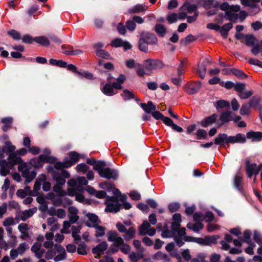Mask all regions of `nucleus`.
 <instances>
[{"label":"nucleus","instance_id":"1","mask_svg":"<svg viewBox=\"0 0 262 262\" xmlns=\"http://www.w3.org/2000/svg\"><path fill=\"white\" fill-rule=\"evenodd\" d=\"M137 66L139 68L135 69L136 74L140 77H144L145 74L149 75V74L146 73L147 71H151L161 69L165 65L160 60L157 59L148 58L144 60L143 63H137Z\"/></svg>","mask_w":262,"mask_h":262},{"label":"nucleus","instance_id":"2","mask_svg":"<svg viewBox=\"0 0 262 262\" xmlns=\"http://www.w3.org/2000/svg\"><path fill=\"white\" fill-rule=\"evenodd\" d=\"M220 237L218 235H206L204 238L185 236L184 240L187 242H194L203 246H211L212 244H216L217 241Z\"/></svg>","mask_w":262,"mask_h":262},{"label":"nucleus","instance_id":"3","mask_svg":"<svg viewBox=\"0 0 262 262\" xmlns=\"http://www.w3.org/2000/svg\"><path fill=\"white\" fill-rule=\"evenodd\" d=\"M99 175L102 178L116 181L118 179L119 172L117 169L109 167L100 168L97 171Z\"/></svg>","mask_w":262,"mask_h":262},{"label":"nucleus","instance_id":"4","mask_svg":"<svg viewBox=\"0 0 262 262\" xmlns=\"http://www.w3.org/2000/svg\"><path fill=\"white\" fill-rule=\"evenodd\" d=\"M201 88V82L200 81L188 82L184 86L186 92L189 95H193L197 93Z\"/></svg>","mask_w":262,"mask_h":262},{"label":"nucleus","instance_id":"5","mask_svg":"<svg viewBox=\"0 0 262 262\" xmlns=\"http://www.w3.org/2000/svg\"><path fill=\"white\" fill-rule=\"evenodd\" d=\"M229 137L225 133H220L214 139V143L215 145H220L224 148L229 147Z\"/></svg>","mask_w":262,"mask_h":262},{"label":"nucleus","instance_id":"6","mask_svg":"<svg viewBox=\"0 0 262 262\" xmlns=\"http://www.w3.org/2000/svg\"><path fill=\"white\" fill-rule=\"evenodd\" d=\"M140 37L145 40L148 45H155L158 43L157 37L152 33L143 31L140 34Z\"/></svg>","mask_w":262,"mask_h":262},{"label":"nucleus","instance_id":"7","mask_svg":"<svg viewBox=\"0 0 262 262\" xmlns=\"http://www.w3.org/2000/svg\"><path fill=\"white\" fill-rule=\"evenodd\" d=\"M108 244L105 241H103L96 247L92 248V252L93 254L97 256H95L96 258H99L101 255L104 253V251L107 250Z\"/></svg>","mask_w":262,"mask_h":262},{"label":"nucleus","instance_id":"8","mask_svg":"<svg viewBox=\"0 0 262 262\" xmlns=\"http://www.w3.org/2000/svg\"><path fill=\"white\" fill-rule=\"evenodd\" d=\"M219 115L214 113L210 116H207L198 122V124L202 127L206 128L213 123H215Z\"/></svg>","mask_w":262,"mask_h":262},{"label":"nucleus","instance_id":"9","mask_svg":"<svg viewBox=\"0 0 262 262\" xmlns=\"http://www.w3.org/2000/svg\"><path fill=\"white\" fill-rule=\"evenodd\" d=\"M235 113L229 111H225L222 113L219 117V121L221 123L219 124V126H222L225 124L232 120V117Z\"/></svg>","mask_w":262,"mask_h":262},{"label":"nucleus","instance_id":"10","mask_svg":"<svg viewBox=\"0 0 262 262\" xmlns=\"http://www.w3.org/2000/svg\"><path fill=\"white\" fill-rule=\"evenodd\" d=\"M86 162L87 164L93 166V169L96 171H98L100 168L105 167L107 165L104 161H98L93 158L87 159Z\"/></svg>","mask_w":262,"mask_h":262},{"label":"nucleus","instance_id":"11","mask_svg":"<svg viewBox=\"0 0 262 262\" xmlns=\"http://www.w3.org/2000/svg\"><path fill=\"white\" fill-rule=\"evenodd\" d=\"M7 160L9 162V168H12L15 165L21 163L23 160L15 152L9 154Z\"/></svg>","mask_w":262,"mask_h":262},{"label":"nucleus","instance_id":"12","mask_svg":"<svg viewBox=\"0 0 262 262\" xmlns=\"http://www.w3.org/2000/svg\"><path fill=\"white\" fill-rule=\"evenodd\" d=\"M197 10V7L195 3H192L190 0L186 1L179 9L180 11H187L188 13H191Z\"/></svg>","mask_w":262,"mask_h":262},{"label":"nucleus","instance_id":"13","mask_svg":"<svg viewBox=\"0 0 262 262\" xmlns=\"http://www.w3.org/2000/svg\"><path fill=\"white\" fill-rule=\"evenodd\" d=\"M229 137L230 144H234L235 143L244 144L247 141L245 136L241 133H238L235 136H230Z\"/></svg>","mask_w":262,"mask_h":262},{"label":"nucleus","instance_id":"14","mask_svg":"<svg viewBox=\"0 0 262 262\" xmlns=\"http://www.w3.org/2000/svg\"><path fill=\"white\" fill-rule=\"evenodd\" d=\"M68 155L70 158V160H66V164L68 165L67 167H70L79 161L80 159V155L76 151H70L69 152Z\"/></svg>","mask_w":262,"mask_h":262},{"label":"nucleus","instance_id":"15","mask_svg":"<svg viewBox=\"0 0 262 262\" xmlns=\"http://www.w3.org/2000/svg\"><path fill=\"white\" fill-rule=\"evenodd\" d=\"M85 224L88 227H93L97 230L95 232V236L97 237H102L105 235L106 228L104 227L100 226L99 224L90 225L89 221H86Z\"/></svg>","mask_w":262,"mask_h":262},{"label":"nucleus","instance_id":"16","mask_svg":"<svg viewBox=\"0 0 262 262\" xmlns=\"http://www.w3.org/2000/svg\"><path fill=\"white\" fill-rule=\"evenodd\" d=\"M246 138L252 142L260 141L262 139V132L250 130L246 133Z\"/></svg>","mask_w":262,"mask_h":262},{"label":"nucleus","instance_id":"17","mask_svg":"<svg viewBox=\"0 0 262 262\" xmlns=\"http://www.w3.org/2000/svg\"><path fill=\"white\" fill-rule=\"evenodd\" d=\"M258 41L257 39L252 34H246L244 40H242V42L248 47H253Z\"/></svg>","mask_w":262,"mask_h":262},{"label":"nucleus","instance_id":"18","mask_svg":"<svg viewBox=\"0 0 262 262\" xmlns=\"http://www.w3.org/2000/svg\"><path fill=\"white\" fill-rule=\"evenodd\" d=\"M105 204L106 205L105 211L107 212L116 213L120 211L121 207V204L118 203L115 204L105 202Z\"/></svg>","mask_w":262,"mask_h":262},{"label":"nucleus","instance_id":"19","mask_svg":"<svg viewBox=\"0 0 262 262\" xmlns=\"http://www.w3.org/2000/svg\"><path fill=\"white\" fill-rule=\"evenodd\" d=\"M139 105L145 113L151 115L156 110V105L151 101H148L147 103H141Z\"/></svg>","mask_w":262,"mask_h":262},{"label":"nucleus","instance_id":"20","mask_svg":"<svg viewBox=\"0 0 262 262\" xmlns=\"http://www.w3.org/2000/svg\"><path fill=\"white\" fill-rule=\"evenodd\" d=\"M13 119L11 117L3 118L1 119V122L4 124L2 127V129L5 132H7L12 128Z\"/></svg>","mask_w":262,"mask_h":262},{"label":"nucleus","instance_id":"21","mask_svg":"<svg viewBox=\"0 0 262 262\" xmlns=\"http://www.w3.org/2000/svg\"><path fill=\"white\" fill-rule=\"evenodd\" d=\"M257 164L256 163H253L251 164L249 159L246 160V172L249 178H251L252 176L254 174L255 170Z\"/></svg>","mask_w":262,"mask_h":262},{"label":"nucleus","instance_id":"22","mask_svg":"<svg viewBox=\"0 0 262 262\" xmlns=\"http://www.w3.org/2000/svg\"><path fill=\"white\" fill-rule=\"evenodd\" d=\"M29 164L36 169L41 168L43 165V158H40V155L38 157L31 159Z\"/></svg>","mask_w":262,"mask_h":262},{"label":"nucleus","instance_id":"23","mask_svg":"<svg viewBox=\"0 0 262 262\" xmlns=\"http://www.w3.org/2000/svg\"><path fill=\"white\" fill-rule=\"evenodd\" d=\"M154 30L160 37H164L167 32L166 28L161 24H156Z\"/></svg>","mask_w":262,"mask_h":262},{"label":"nucleus","instance_id":"24","mask_svg":"<svg viewBox=\"0 0 262 262\" xmlns=\"http://www.w3.org/2000/svg\"><path fill=\"white\" fill-rule=\"evenodd\" d=\"M101 90L105 95L108 96H112L116 94L114 92L112 84L110 83H106Z\"/></svg>","mask_w":262,"mask_h":262},{"label":"nucleus","instance_id":"25","mask_svg":"<svg viewBox=\"0 0 262 262\" xmlns=\"http://www.w3.org/2000/svg\"><path fill=\"white\" fill-rule=\"evenodd\" d=\"M186 227L195 232H199L204 228V225L201 222H196L195 224L189 222L187 224Z\"/></svg>","mask_w":262,"mask_h":262},{"label":"nucleus","instance_id":"26","mask_svg":"<svg viewBox=\"0 0 262 262\" xmlns=\"http://www.w3.org/2000/svg\"><path fill=\"white\" fill-rule=\"evenodd\" d=\"M86 216L91 222H89L90 225L99 224L101 223V221L99 220L98 216L95 213L89 212L86 214Z\"/></svg>","mask_w":262,"mask_h":262},{"label":"nucleus","instance_id":"27","mask_svg":"<svg viewBox=\"0 0 262 262\" xmlns=\"http://www.w3.org/2000/svg\"><path fill=\"white\" fill-rule=\"evenodd\" d=\"M6 146L3 147L1 149V152H5V154L12 153L14 152L15 146L12 145L10 141H8L5 142Z\"/></svg>","mask_w":262,"mask_h":262},{"label":"nucleus","instance_id":"28","mask_svg":"<svg viewBox=\"0 0 262 262\" xmlns=\"http://www.w3.org/2000/svg\"><path fill=\"white\" fill-rule=\"evenodd\" d=\"M34 41L43 47H48L50 45V41L48 38L44 36L35 37Z\"/></svg>","mask_w":262,"mask_h":262},{"label":"nucleus","instance_id":"29","mask_svg":"<svg viewBox=\"0 0 262 262\" xmlns=\"http://www.w3.org/2000/svg\"><path fill=\"white\" fill-rule=\"evenodd\" d=\"M219 7V3L215 0H206L204 5V9L209 10L211 8H217Z\"/></svg>","mask_w":262,"mask_h":262},{"label":"nucleus","instance_id":"30","mask_svg":"<svg viewBox=\"0 0 262 262\" xmlns=\"http://www.w3.org/2000/svg\"><path fill=\"white\" fill-rule=\"evenodd\" d=\"M146 8L142 5L137 4L129 9L128 11L129 14H135L144 12Z\"/></svg>","mask_w":262,"mask_h":262},{"label":"nucleus","instance_id":"31","mask_svg":"<svg viewBox=\"0 0 262 262\" xmlns=\"http://www.w3.org/2000/svg\"><path fill=\"white\" fill-rule=\"evenodd\" d=\"M96 55L99 57H101L102 58L106 59H111V56L110 54L106 51L105 50L99 49H96Z\"/></svg>","mask_w":262,"mask_h":262},{"label":"nucleus","instance_id":"32","mask_svg":"<svg viewBox=\"0 0 262 262\" xmlns=\"http://www.w3.org/2000/svg\"><path fill=\"white\" fill-rule=\"evenodd\" d=\"M49 62L51 65L60 68H66V66H67V62L62 60H57L51 58L49 59Z\"/></svg>","mask_w":262,"mask_h":262},{"label":"nucleus","instance_id":"33","mask_svg":"<svg viewBox=\"0 0 262 262\" xmlns=\"http://www.w3.org/2000/svg\"><path fill=\"white\" fill-rule=\"evenodd\" d=\"M35 211L36 208L24 210L20 216L21 220L25 221L28 218L31 217Z\"/></svg>","mask_w":262,"mask_h":262},{"label":"nucleus","instance_id":"34","mask_svg":"<svg viewBox=\"0 0 262 262\" xmlns=\"http://www.w3.org/2000/svg\"><path fill=\"white\" fill-rule=\"evenodd\" d=\"M197 38L192 34H189L185 38L180 40V44L182 46H186L188 43L192 42L195 40Z\"/></svg>","mask_w":262,"mask_h":262},{"label":"nucleus","instance_id":"35","mask_svg":"<svg viewBox=\"0 0 262 262\" xmlns=\"http://www.w3.org/2000/svg\"><path fill=\"white\" fill-rule=\"evenodd\" d=\"M251 233L250 230H246L243 233L244 238L242 237H239L238 239L241 240V241L243 243L245 242L249 244L250 246L252 244V243L250 241Z\"/></svg>","mask_w":262,"mask_h":262},{"label":"nucleus","instance_id":"36","mask_svg":"<svg viewBox=\"0 0 262 262\" xmlns=\"http://www.w3.org/2000/svg\"><path fill=\"white\" fill-rule=\"evenodd\" d=\"M121 96L124 101L135 99L134 93L127 89L124 90L123 93L121 94Z\"/></svg>","mask_w":262,"mask_h":262},{"label":"nucleus","instance_id":"37","mask_svg":"<svg viewBox=\"0 0 262 262\" xmlns=\"http://www.w3.org/2000/svg\"><path fill=\"white\" fill-rule=\"evenodd\" d=\"M148 45L145 42V40L143 39V38H140L139 39L138 41V48L139 49L145 53H147L148 51Z\"/></svg>","mask_w":262,"mask_h":262},{"label":"nucleus","instance_id":"38","mask_svg":"<svg viewBox=\"0 0 262 262\" xmlns=\"http://www.w3.org/2000/svg\"><path fill=\"white\" fill-rule=\"evenodd\" d=\"M150 227V224L147 221H144L141 226L139 229V234L140 235H144L146 234V230H147Z\"/></svg>","mask_w":262,"mask_h":262},{"label":"nucleus","instance_id":"39","mask_svg":"<svg viewBox=\"0 0 262 262\" xmlns=\"http://www.w3.org/2000/svg\"><path fill=\"white\" fill-rule=\"evenodd\" d=\"M238 17V15L237 14L233 13L231 11H227L225 12V19L226 20L236 23Z\"/></svg>","mask_w":262,"mask_h":262},{"label":"nucleus","instance_id":"40","mask_svg":"<svg viewBox=\"0 0 262 262\" xmlns=\"http://www.w3.org/2000/svg\"><path fill=\"white\" fill-rule=\"evenodd\" d=\"M196 139L198 140L207 139L208 134L206 130L203 129H199L195 133Z\"/></svg>","mask_w":262,"mask_h":262},{"label":"nucleus","instance_id":"41","mask_svg":"<svg viewBox=\"0 0 262 262\" xmlns=\"http://www.w3.org/2000/svg\"><path fill=\"white\" fill-rule=\"evenodd\" d=\"M125 233V234L124 235V238L126 241H129L134 237L136 230L133 227H130L128 230L126 229V231Z\"/></svg>","mask_w":262,"mask_h":262},{"label":"nucleus","instance_id":"42","mask_svg":"<svg viewBox=\"0 0 262 262\" xmlns=\"http://www.w3.org/2000/svg\"><path fill=\"white\" fill-rule=\"evenodd\" d=\"M261 100V98L259 96H255L250 99L248 104L251 107H256L258 106Z\"/></svg>","mask_w":262,"mask_h":262},{"label":"nucleus","instance_id":"43","mask_svg":"<svg viewBox=\"0 0 262 262\" xmlns=\"http://www.w3.org/2000/svg\"><path fill=\"white\" fill-rule=\"evenodd\" d=\"M232 74L236 76L238 78L241 79H244L248 77V75L245 74L242 70L236 68H232Z\"/></svg>","mask_w":262,"mask_h":262},{"label":"nucleus","instance_id":"44","mask_svg":"<svg viewBox=\"0 0 262 262\" xmlns=\"http://www.w3.org/2000/svg\"><path fill=\"white\" fill-rule=\"evenodd\" d=\"M154 258L161 259L164 260V262H170V258L167 254L163 253L161 251H158L155 255Z\"/></svg>","mask_w":262,"mask_h":262},{"label":"nucleus","instance_id":"45","mask_svg":"<svg viewBox=\"0 0 262 262\" xmlns=\"http://www.w3.org/2000/svg\"><path fill=\"white\" fill-rule=\"evenodd\" d=\"M68 48L71 49V50H66L62 52L63 54L67 55H77L81 54L83 53L81 50H74L73 47L71 46H69Z\"/></svg>","mask_w":262,"mask_h":262},{"label":"nucleus","instance_id":"46","mask_svg":"<svg viewBox=\"0 0 262 262\" xmlns=\"http://www.w3.org/2000/svg\"><path fill=\"white\" fill-rule=\"evenodd\" d=\"M40 158H43V163L54 164L57 161L56 158L45 154L40 155Z\"/></svg>","mask_w":262,"mask_h":262},{"label":"nucleus","instance_id":"47","mask_svg":"<svg viewBox=\"0 0 262 262\" xmlns=\"http://www.w3.org/2000/svg\"><path fill=\"white\" fill-rule=\"evenodd\" d=\"M242 177L238 174H236L234 178V185L235 187L239 191H241L242 189L241 186L242 183Z\"/></svg>","mask_w":262,"mask_h":262},{"label":"nucleus","instance_id":"48","mask_svg":"<svg viewBox=\"0 0 262 262\" xmlns=\"http://www.w3.org/2000/svg\"><path fill=\"white\" fill-rule=\"evenodd\" d=\"M86 244L84 242H82L78 245L77 253L79 255H86L87 252L86 251Z\"/></svg>","mask_w":262,"mask_h":262},{"label":"nucleus","instance_id":"49","mask_svg":"<svg viewBox=\"0 0 262 262\" xmlns=\"http://www.w3.org/2000/svg\"><path fill=\"white\" fill-rule=\"evenodd\" d=\"M178 16L177 13L174 12L170 13L167 15L166 20L169 24H172L178 21Z\"/></svg>","mask_w":262,"mask_h":262},{"label":"nucleus","instance_id":"50","mask_svg":"<svg viewBox=\"0 0 262 262\" xmlns=\"http://www.w3.org/2000/svg\"><path fill=\"white\" fill-rule=\"evenodd\" d=\"M99 186L100 188L106 189L107 191H111L114 188V184L113 183H109L106 181L100 183Z\"/></svg>","mask_w":262,"mask_h":262},{"label":"nucleus","instance_id":"51","mask_svg":"<svg viewBox=\"0 0 262 262\" xmlns=\"http://www.w3.org/2000/svg\"><path fill=\"white\" fill-rule=\"evenodd\" d=\"M62 186L55 185L53 187V190L56 192L59 196H64L67 195V192L63 190Z\"/></svg>","mask_w":262,"mask_h":262},{"label":"nucleus","instance_id":"52","mask_svg":"<svg viewBox=\"0 0 262 262\" xmlns=\"http://www.w3.org/2000/svg\"><path fill=\"white\" fill-rule=\"evenodd\" d=\"M53 179L56 181V184L55 185L62 186L66 183V180L61 176L59 172L57 175L53 177Z\"/></svg>","mask_w":262,"mask_h":262},{"label":"nucleus","instance_id":"53","mask_svg":"<svg viewBox=\"0 0 262 262\" xmlns=\"http://www.w3.org/2000/svg\"><path fill=\"white\" fill-rule=\"evenodd\" d=\"M180 208V204L177 202L170 203L168 205V209L171 213L177 211Z\"/></svg>","mask_w":262,"mask_h":262},{"label":"nucleus","instance_id":"54","mask_svg":"<svg viewBox=\"0 0 262 262\" xmlns=\"http://www.w3.org/2000/svg\"><path fill=\"white\" fill-rule=\"evenodd\" d=\"M8 34L14 40H18L21 39L20 34L14 29L10 30L8 31Z\"/></svg>","mask_w":262,"mask_h":262},{"label":"nucleus","instance_id":"55","mask_svg":"<svg viewBox=\"0 0 262 262\" xmlns=\"http://www.w3.org/2000/svg\"><path fill=\"white\" fill-rule=\"evenodd\" d=\"M206 70V67L204 64L199 65L198 67V73L199 74L200 78L202 79H203L205 77Z\"/></svg>","mask_w":262,"mask_h":262},{"label":"nucleus","instance_id":"56","mask_svg":"<svg viewBox=\"0 0 262 262\" xmlns=\"http://www.w3.org/2000/svg\"><path fill=\"white\" fill-rule=\"evenodd\" d=\"M251 50V52L255 56H257L259 53L262 52V46L259 43H255V45L252 47Z\"/></svg>","mask_w":262,"mask_h":262},{"label":"nucleus","instance_id":"57","mask_svg":"<svg viewBox=\"0 0 262 262\" xmlns=\"http://www.w3.org/2000/svg\"><path fill=\"white\" fill-rule=\"evenodd\" d=\"M230 104L227 101L224 100H220L216 102V108L217 110L219 108H224L229 107Z\"/></svg>","mask_w":262,"mask_h":262},{"label":"nucleus","instance_id":"58","mask_svg":"<svg viewBox=\"0 0 262 262\" xmlns=\"http://www.w3.org/2000/svg\"><path fill=\"white\" fill-rule=\"evenodd\" d=\"M125 27L129 31H133L136 29V24L133 19H129L126 21Z\"/></svg>","mask_w":262,"mask_h":262},{"label":"nucleus","instance_id":"59","mask_svg":"<svg viewBox=\"0 0 262 262\" xmlns=\"http://www.w3.org/2000/svg\"><path fill=\"white\" fill-rule=\"evenodd\" d=\"M98 65L100 66H103V67L107 70L113 71L114 70V66L111 62L103 63V61L100 60L98 62Z\"/></svg>","mask_w":262,"mask_h":262},{"label":"nucleus","instance_id":"60","mask_svg":"<svg viewBox=\"0 0 262 262\" xmlns=\"http://www.w3.org/2000/svg\"><path fill=\"white\" fill-rule=\"evenodd\" d=\"M253 240L258 245L262 244V236L261 234L256 230L254 231Z\"/></svg>","mask_w":262,"mask_h":262},{"label":"nucleus","instance_id":"61","mask_svg":"<svg viewBox=\"0 0 262 262\" xmlns=\"http://www.w3.org/2000/svg\"><path fill=\"white\" fill-rule=\"evenodd\" d=\"M123 41L120 38H117L113 40L111 42L112 47L118 48L122 46Z\"/></svg>","mask_w":262,"mask_h":262},{"label":"nucleus","instance_id":"62","mask_svg":"<svg viewBox=\"0 0 262 262\" xmlns=\"http://www.w3.org/2000/svg\"><path fill=\"white\" fill-rule=\"evenodd\" d=\"M214 219V214L211 211H207L203 216V220L206 222H211Z\"/></svg>","mask_w":262,"mask_h":262},{"label":"nucleus","instance_id":"63","mask_svg":"<svg viewBox=\"0 0 262 262\" xmlns=\"http://www.w3.org/2000/svg\"><path fill=\"white\" fill-rule=\"evenodd\" d=\"M250 107H251L248 104H243L240 109V114L243 116L248 115L249 113Z\"/></svg>","mask_w":262,"mask_h":262},{"label":"nucleus","instance_id":"64","mask_svg":"<svg viewBox=\"0 0 262 262\" xmlns=\"http://www.w3.org/2000/svg\"><path fill=\"white\" fill-rule=\"evenodd\" d=\"M89 167L85 163H80L76 166V169L78 171H81L85 173L89 169Z\"/></svg>","mask_w":262,"mask_h":262}]
</instances>
